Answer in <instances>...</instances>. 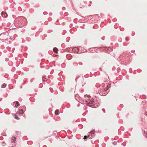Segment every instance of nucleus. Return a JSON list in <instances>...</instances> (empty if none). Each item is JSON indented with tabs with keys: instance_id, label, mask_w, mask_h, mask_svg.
Instances as JSON below:
<instances>
[{
	"instance_id": "11",
	"label": "nucleus",
	"mask_w": 147,
	"mask_h": 147,
	"mask_svg": "<svg viewBox=\"0 0 147 147\" xmlns=\"http://www.w3.org/2000/svg\"><path fill=\"white\" fill-rule=\"evenodd\" d=\"M6 84L5 83H4L2 84L1 86V88H5L6 87Z\"/></svg>"
},
{
	"instance_id": "14",
	"label": "nucleus",
	"mask_w": 147,
	"mask_h": 147,
	"mask_svg": "<svg viewBox=\"0 0 147 147\" xmlns=\"http://www.w3.org/2000/svg\"><path fill=\"white\" fill-rule=\"evenodd\" d=\"M89 136H84V139H87V138H88V137H89Z\"/></svg>"
},
{
	"instance_id": "3",
	"label": "nucleus",
	"mask_w": 147,
	"mask_h": 147,
	"mask_svg": "<svg viewBox=\"0 0 147 147\" xmlns=\"http://www.w3.org/2000/svg\"><path fill=\"white\" fill-rule=\"evenodd\" d=\"M1 15L3 17L6 18L7 17V14L5 13V12L3 11L1 13Z\"/></svg>"
},
{
	"instance_id": "15",
	"label": "nucleus",
	"mask_w": 147,
	"mask_h": 147,
	"mask_svg": "<svg viewBox=\"0 0 147 147\" xmlns=\"http://www.w3.org/2000/svg\"><path fill=\"white\" fill-rule=\"evenodd\" d=\"M46 79V78H45L44 77H43L42 78V80L43 81H45V79Z\"/></svg>"
},
{
	"instance_id": "16",
	"label": "nucleus",
	"mask_w": 147,
	"mask_h": 147,
	"mask_svg": "<svg viewBox=\"0 0 147 147\" xmlns=\"http://www.w3.org/2000/svg\"><path fill=\"white\" fill-rule=\"evenodd\" d=\"M8 58H6L5 59V60L7 61L8 60Z\"/></svg>"
},
{
	"instance_id": "5",
	"label": "nucleus",
	"mask_w": 147,
	"mask_h": 147,
	"mask_svg": "<svg viewBox=\"0 0 147 147\" xmlns=\"http://www.w3.org/2000/svg\"><path fill=\"white\" fill-rule=\"evenodd\" d=\"M24 113V112L23 111V109H20L19 110L18 113L19 114H22Z\"/></svg>"
},
{
	"instance_id": "1",
	"label": "nucleus",
	"mask_w": 147,
	"mask_h": 147,
	"mask_svg": "<svg viewBox=\"0 0 147 147\" xmlns=\"http://www.w3.org/2000/svg\"><path fill=\"white\" fill-rule=\"evenodd\" d=\"M109 86L107 84H105L100 88L99 91V94L101 96H105L107 94L109 91L108 88Z\"/></svg>"
},
{
	"instance_id": "4",
	"label": "nucleus",
	"mask_w": 147,
	"mask_h": 147,
	"mask_svg": "<svg viewBox=\"0 0 147 147\" xmlns=\"http://www.w3.org/2000/svg\"><path fill=\"white\" fill-rule=\"evenodd\" d=\"M5 38V35L4 34H2L0 35V40H3V38Z\"/></svg>"
},
{
	"instance_id": "18",
	"label": "nucleus",
	"mask_w": 147,
	"mask_h": 147,
	"mask_svg": "<svg viewBox=\"0 0 147 147\" xmlns=\"http://www.w3.org/2000/svg\"><path fill=\"white\" fill-rule=\"evenodd\" d=\"M77 49V48H75L74 49Z\"/></svg>"
},
{
	"instance_id": "7",
	"label": "nucleus",
	"mask_w": 147,
	"mask_h": 147,
	"mask_svg": "<svg viewBox=\"0 0 147 147\" xmlns=\"http://www.w3.org/2000/svg\"><path fill=\"white\" fill-rule=\"evenodd\" d=\"M16 140V138L15 137H13L11 139V142H13L15 141Z\"/></svg>"
},
{
	"instance_id": "12",
	"label": "nucleus",
	"mask_w": 147,
	"mask_h": 147,
	"mask_svg": "<svg viewBox=\"0 0 147 147\" xmlns=\"http://www.w3.org/2000/svg\"><path fill=\"white\" fill-rule=\"evenodd\" d=\"M94 132H95V131L94 130H92L90 132V134H91V135H92V134H94Z\"/></svg>"
},
{
	"instance_id": "8",
	"label": "nucleus",
	"mask_w": 147,
	"mask_h": 147,
	"mask_svg": "<svg viewBox=\"0 0 147 147\" xmlns=\"http://www.w3.org/2000/svg\"><path fill=\"white\" fill-rule=\"evenodd\" d=\"M53 51L56 53H57L58 52V50L56 48H54L53 49Z\"/></svg>"
},
{
	"instance_id": "6",
	"label": "nucleus",
	"mask_w": 147,
	"mask_h": 147,
	"mask_svg": "<svg viewBox=\"0 0 147 147\" xmlns=\"http://www.w3.org/2000/svg\"><path fill=\"white\" fill-rule=\"evenodd\" d=\"M24 20H26L25 18L23 17L22 18V20L21 19L20 20H19V22H20L22 24L23 23V21H24Z\"/></svg>"
},
{
	"instance_id": "9",
	"label": "nucleus",
	"mask_w": 147,
	"mask_h": 147,
	"mask_svg": "<svg viewBox=\"0 0 147 147\" xmlns=\"http://www.w3.org/2000/svg\"><path fill=\"white\" fill-rule=\"evenodd\" d=\"M16 105H15V107H17L18 106H19L20 105V104L19 102L18 101H16Z\"/></svg>"
},
{
	"instance_id": "13",
	"label": "nucleus",
	"mask_w": 147,
	"mask_h": 147,
	"mask_svg": "<svg viewBox=\"0 0 147 147\" xmlns=\"http://www.w3.org/2000/svg\"><path fill=\"white\" fill-rule=\"evenodd\" d=\"M15 118L16 119L18 120L20 119L18 117L17 115L16 114L15 115Z\"/></svg>"
},
{
	"instance_id": "17",
	"label": "nucleus",
	"mask_w": 147,
	"mask_h": 147,
	"mask_svg": "<svg viewBox=\"0 0 147 147\" xmlns=\"http://www.w3.org/2000/svg\"><path fill=\"white\" fill-rule=\"evenodd\" d=\"M113 144H115V145L116 144V142H115V143H113Z\"/></svg>"
},
{
	"instance_id": "10",
	"label": "nucleus",
	"mask_w": 147,
	"mask_h": 147,
	"mask_svg": "<svg viewBox=\"0 0 147 147\" xmlns=\"http://www.w3.org/2000/svg\"><path fill=\"white\" fill-rule=\"evenodd\" d=\"M55 114L56 115H58L59 113V111L58 110H57L55 112Z\"/></svg>"
},
{
	"instance_id": "2",
	"label": "nucleus",
	"mask_w": 147,
	"mask_h": 147,
	"mask_svg": "<svg viewBox=\"0 0 147 147\" xmlns=\"http://www.w3.org/2000/svg\"><path fill=\"white\" fill-rule=\"evenodd\" d=\"M86 102L87 104H91L92 105L94 104V102L93 99H88L86 101Z\"/></svg>"
}]
</instances>
